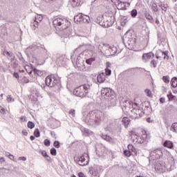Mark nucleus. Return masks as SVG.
Listing matches in <instances>:
<instances>
[{
    "mask_svg": "<svg viewBox=\"0 0 177 177\" xmlns=\"http://www.w3.org/2000/svg\"><path fill=\"white\" fill-rule=\"evenodd\" d=\"M155 170L156 172H162V165L160 162H156L155 165Z\"/></svg>",
    "mask_w": 177,
    "mask_h": 177,
    "instance_id": "nucleus-18",
    "label": "nucleus"
},
{
    "mask_svg": "<svg viewBox=\"0 0 177 177\" xmlns=\"http://www.w3.org/2000/svg\"><path fill=\"white\" fill-rule=\"evenodd\" d=\"M34 74H36L37 75H39L41 77V75H44V72L42 71L38 70L37 68L33 69Z\"/></svg>",
    "mask_w": 177,
    "mask_h": 177,
    "instance_id": "nucleus-25",
    "label": "nucleus"
},
{
    "mask_svg": "<svg viewBox=\"0 0 177 177\" xmlns=\"http://www.w3.org/2000/svg\"><path fill=\"white\" fill-rule=\"evenodd\" d=\"M160 103H165V98L160 97Z\"/></svg>",
    "mask_w": 177,
    "mask_h": 177,
    "instance_id": "nucleus-53",
    "label": "nucleus"
},
{
    "mask_svg": "<svg viewBox=\"0 0 177 177\" xmlns=\"http://www.w3.org/2000/svg\"><path fill=\"white\" fill-rule=\"evenodd\" d=\"M78 176H79V177H86V176L84 175V174L82 173V172H80V173L78 174Z\"/></svg>",
    "mask_w": 177,
    "mask_h": 177,
    "instance_id": "nucleus-51",
    "label": "nucleus"
},
{
    "mask_svg": "<svg viewBox=\"0 0 177 177\" xmlns=\"http://www.w3.org/2000/svg\"><path fill=\"white\" fill-rule=\"evenodd\" d=\"M101 93L102 95H104V96L110 97L113 95V90L110 88H104L101 90Z\"/></svg>",
    "mask_w": 177,
    "mask_h": 177,
    "instance_id": "nucleus-11",
    "label": "nucleus"
},
{
    "mask_svg": "<svg viewBox=\"0 0 177 177\" xmlns=\"http://www.w3.org/2000/svg\"><path fill=\"white\" fill-rule=\"evenodd\" d=\"M53 146L56 149H59V147H60V142L59 141H55L53 143Z\"/></svg>",
    "mask_w": 177,
    "mask_h": 177,
    "instance_id": "nucleus-39",
    "label": "nucleus"
},
{
    "mask_svg": "<svg viewBox=\"0 0 177 177\" xmlns=\"http://www.w3.org/2000/svg\"><path fill=\"white\" fill-rule=\"evenodd\" d=\"M177 0H173V2H176Z\"/></svg>",
    "mask_w": 177,
    "mask_h": 177,
    "instance_id": "nucleus-64",
    "label": "nucleus"
},
{
    "mask_svg": "<svg viewBox=\"0 0 177 177\" xmlns=\"http://www.w3.org/2000/svg\"><path fill=\"white\" fill-rule=\"evenodd\" d=\"M171 85L172 88H177V78L173 77L171 80Z\"/></svg>",
    "mask_w": 177,
    "mask_h": 177,
    "instance_id": "nucleus-23",
    "label": "nucleus"
},
{
    "mask_svg": "<svg viewBox=\"0 0 177 177\" xmlns=\"http://www.w3.org/2000/svg\"><path fill=\"white\" fill-rule=\"evenodd\" d=\"M41 20H44V17L41 15H37L35 17V20L33 22V26L35 28H38V23H39Z\"/></svg>",
    "mask_w": 177,
    "mask_h": 177,
    "instance_id": "nucleus-13",
    "label": "nucleus"
},
{
    "mask_svg": "<svg viewBox=\"0 0 177 177\" xmlns=\"http://www.w3.org/2000/svg\"><path fill=\"white\" fill-rule=\"evenodd\" d=\"M104 139L106 140V142H109L111 143H113V138L110 137L109 136H105Z\"/></svg>",
    "mask_w": 177,
    "mask_h": 177,
    "instance_id": "nucleus-36",
    "label": "nucleus"
},
{
    "mask_svg": "<svg viewBox=\"0 0 177 177\" xmlns=\"http://www.w3.org/2000/svg\"><path fill=\"white\" fill-rule=\"evenodd\" d=\"M24 69L28 73V74H31L32 73V68H31L30 66L29 65H26L24 66Z\"/></svg>",
    "mask_w": 177,
    "mask_h": 177,
    "instance_id": "nucleus-26",
    "label": "nucleus"
},
{
    "mask_svg": "<svg viewBox=\"0 0 177 177\" xmlns=\"http://www.w3.org/2000/svg\"><path fill=\"white\" fill-rule=\"evenodd\" d=\"M167 97L169 99V102H172L174 100H176V97L174 95H172V92H169V93L167 94Z\"/></svg>",
    "mask_w": 177,
    "mask_h": 177,
    "instance_id": "nucleus-22",
    "label": "nucleus"
},
{
    "mask_svg": "<svg viewBox=\"0 0 177 177\" xmlns=\"http://www.w3.org/2000/svg\"><path fill=\"white\" fill-rule=\"evenodd\" d=\"M145 92L149 97H153V93H151V91L149 88H147L145 90Z\"/></svg>",
    "mask_w": 177,
    "mask_h": 177,
    "instance_id": "nucleus-29",
    "label": "nucleus"
},
{
    "mask_svg": "<svg viewBox=\"0 0 177 177\" xmlns=\"http://www.w3.org/2000/svg\"><path fill=\"white\" fill-rule=\"evenodd\" d=\"M19 160H20L21 161H26L27 160V158L22 156V157H19Z\"/></svg>",
    "mask_w": 177,
    "mask_h": 177,
    "instance_id": "nucleus-50",
    "label": "nucleus"
},
{
    "mask_svg": "<svg viewBox=\"0 0 177 177\" xmlns=\"http://www.w3.org/2000/svg\"><path fill=\"white\" fill-rule=\"evenodd\" d=\"M124 154L125 157H131V156H133V153L131 152H130V151L129 149L124 150Z\"/></svg>",
    "mask_w": 177,
    "mask_h": 177,
    "instance_id": "nucleus-33",
    "label": "nucleus"
},
{
    "mask_svg": "<svg viewBox=\"0 0 177 177\" xmlns=\"http://www.w3.org/2000/svg\"><path fill=\"white\" fill-rule=\"evenodd\" d=\"M44 145L47 147H49V146H50V140L46 139L44 140Z\"/></svg>",
    "mask_w": 177,
    "mask_h": 177,
    "instance_id": "nucleus-42",
    "label": "nucleus"
},
{
    "mask_svg": "<svg viewBox=\"0 0 177 177\" xmlns=\"http://www.w3.org/2000/svg\"><path fill=\"white\" fill-rule=\"evenodd\" d=\"M156 59H163L165 60H168V53L167 52H162L161 50L157 51L156 54Z\"/></svg>",
    "mask_w": 177,
    "mask_h": 177,
    "instance_id": "nucleus-9",
    "label": "nucleus"
},
{
    "mask_svg": "<svg viewBox=\"0 0 177 177\" xmlns=\"http://www.w3.org/2000/svg\"><path fill=\"white\" fill-rule=\"evenodd\" d=\"M23 134H24L25 136H27V135H28V133H27V131H23Z\"/></svg>",
    "mask_w": 177,
    "mask_h": 177,
    "instance_id": "nucleus-56",
    "label": "nucleus"
},
{
    "mask_svg": "<svg viewBox=\"0 0 177 177\" xmlns=\"http://www.w3.org/2000/svg\"><path fill=\"white\" fill-rule=\"evenodd\" d=\"M102 117H103V113L100 111H96L95 112L94 122H95V124H100L102 122Z\"/></svg>",
    "mask_w": 177,
    "mask_h": 177,
    "instance_id": "nucleus-8",
    "label": "nucleus"
},
{
    "mask_svg": "<svg viewBox=\"0 0 177 177\" xmlns=\"http://www.w3.org/2000/svg\"><path fill=\"white\" fill-rule=\"evenodd\" d=\"M99 172L100 171L98 167H94L93 170L92 171L93 176H97V175H99Z\"/></svg>",
    "mask_w": 177,
    "mask_h": 177,
    "instance_id": "nucleus-27",
    "label": "nucleus"
},
{
    "mask_svg": "<svg viewBox=\"0 0 177 177\" xmlns=\"http://www.w3.org/2000/svg\"><path fill=\"white\" fill-rule=\"evenodd\" d=\"M71 177H76L75 175L73 174Z\"/></svg>",
    "mask_w": 177,
    "mask_h": 177,
    "instance_id": "nucleus-63",
    "label": "nucleus"
},
{
    "mask_svg": "<svg viewBox=\"0 0 177 177\" xmlns=\"http://www.w3.org/2000/svg\"><path fill=\"white\" fill-rule=\"evenodd\" d=\"M69 114H71L72 115V117H75V110L71 109L69 111Z\"/></svg>",
    "mask_w": 177,
    "mask_h": 177,
    "instance_id": "nucleus-45",
    "label": "nucleus"
},
{
    "mask_svg": "<svg viewBox=\"0 0 177 177\" xmlns=\"http://www.w3.org/2000/svg\"><path fill=\"white\" fill-rule=\"evenodd\" d=\"M157 63H158V61H156V59H152L150 62V65L151 67H153L154 68H156V67H157Z\"/></svg>",
    "mask_w": 177,
    "mask_h": 177,
    "instance_id": "nucleus-30",
    "label": "nucleus"
},
{
    "mask_svg": "<svg viewBox=\"0 0 177 177\" xmlns=\"http://www.w3.org/2000/svg\"><path fill=\"white\" fill-rule=\"evenodd\" d=\"M88 161H89L88 158V154H86V153H84L82 156L79 157L77 160V164L79 165H81L82 167H84L85 165H88Z\"/></svg>",
    "mask_w": 177,
    "mask_h": 177,
    "instance_id": "nucleus-5",
    "label": "nucleus"
},
{
    "mask_svg": "<svg viewBox=\"0 0 177 177\" xmlns=\"http://www.w3.org/2000/svg\"><path fill=\"white\" fill-rule=\"evenodd\" d=\"M106 20L107 21V26L110 27L114 23V15L113 12H106Z\"/></svg>",
    "mask_w": 177,
    "mask_h": 177,
    "instance_id": "nucleus-7",
    "label": "nucleus"
},
{
    "mask_svg": "<svg viewBox=\"0 0 177 177\" xmlns=\"http://www.w3.org/2000/svg\"><path fill=\"white\" fill-rule=\"evenodd\" d=\"M22 82H24V84H28V82H30V80L26 77H24L22 78Z\"/></svg>",
    "mask_w": 177,
    "mask_h": 177,
    "instance_id": "nucleus-41",
    "label": "nucleus"
},
{
    "mask_svg": "<svg viewBox=\"0 0 177 177\" xmlns=\"http://www.w3.org/2000/svg\"><path fill=\"white\" fill-rule=\"evenodd\" d=\"M41 156H43V157H44V158L48 156V153L46 152V151H41Z\"/></svg>",
    "mask_w": 177,
    "mask_h": 177,
    "instance_id": "nucleus-47",
    "label": "nucleus"
},
{
    "mask_svg": "<svg viewBox=\"0 0 177 177\" xmlns=\"http://www.w3.org/2000/svg\"><path fill=\"white\" fill-rule=\"evenodd\" d=\"M45 82L47 86L53 88V86H56V85H57L59 83V80L55 75H51L46 77Z\"/></svg>",
    "mask_w": 177,
    "mask_h": 177,
    "instance_id": "nucleus-4",
    "label": "nucleus"
},
{
    "mask_svg": "<svg viewBox=\"0 0 177 177\" xmlns=\"http://www.w3.org/2000/svg\"><path fill=\"white\" fill-rule=\"evenodd\" d=\"M97 82L100 84H102V82H104L106 81V74L104 73H101L97 75Z\"/></svg>",
    "mask_w": 177,
    "mask_h": 177,
    "instance_id": "nucleus-16",
    "label": "nucleus"
},
{
    "mask_svg": "<svg viewBox=\"0 0 177 177\" xmlns=\"http://www.w3.org/2000/svg\"><path fill=\"white\" fill-rule=\"evenodd\" d=\"M34 136L36 138H39L41 136V133L39 132V129H36L34 131Z\"/></svg>",
    "mask_w": 177,
    "mask_h": 177,
    "instance_id": "nucleus-32",
    "label": "nucleus"
},
{
    "mask_svg": "<svg viewBox=\"0 0 177 177\" xmlns=\"http://www.w3.org/2000/svg\"><path fill=\"white\" fill-rule=\"evenodd\" d=\"M95 57H91V58H89L88 59L86 60V64H92V63H93V62H95Z\"/></svg>",
    "mask_w": 177,
    "mask_h": 177,
    "instance_id": "nucleus-31",
    "label": "nucleus"
},
{
    "mask_svg": "<svg viewBox=\"0 0 177 177\" xmlns=\"http://www.w3.org/2000/svg\"><path fill=\"white\" fill-rule=\"evenodd\" d=\"M50 154L52 156H56L57 154V152L56 151V149L51 148V149H50Z\"/></svg>",
    "mask_w": 177,
    "mask_h": 177,
    "instance_id": "nucleus-40",
    "label": "nucleus"
},
{
    "mask_svg": "<svg viewBox=\"0 0 177 177\" xmlns=\"http://www.w3.org/2000/svg\"><path fill=\"white\" fill-rule=\"evenodd\" d=\"M19 73H24V70L19 69Z\"/></svg>",
    "mask_w": 177,
    "mask_h": 177,
    "instance_id": "nucleus-60",
    "label": "nucleus"
},
{
    "mask_svg": "<svg viewBox=\"0 0 177 177\" xmlns=\"http://www.w3.org/2000/svg\"><path fill=\"white\" fill-rule=\"evenodd\" d=\"M0 113H1L2 114H5L6 113L5 108L2 106H0Z\"/></svg>",
    "mask_w": 177,
    "mask_h": 177,
    "instance_id": "nucleus-48",
    "label": "nucleus"
},
{
    "mask_svg": "<svg viewBox=\"0 0 177 177\" xmlns=\"http://www.w3.org/2000/svg\"><path fill=\"white\" fill-rule=\"evenodd\" d=\"M105 74L106 75H111V70L109 68H105Z\"/></svg>",
    "mask_w": 177,
    "mask_h": 177,
    "instance_id": "nucleus-44",
    "label": "nucleus"
},
{
    "mask_svg": "<svg viewBox=\"0 0 177 177\" xmlns=\"http://www.w3.org/2000/svg\"><path fill=\"white\" fill-rule=\"evenodd\" d=\"M131 15L132 17H136V16H138V10H136V9H133L131 12Z\"/></svg>",
    "mask_w": 177,
    "mask_h": 177,
    "instance_id": "nucleus-38",
    "label": "nucleus"
},
{
    "mask_svg": "<svg viewBox=\"0 0 177 177\" xmlns=\"http://www.w3.org/2000/svg\"><path fill=\"white\" fill-rule=\"evenodd\" d=\"M163 147H167V149H174V142L171 140H166L163 143Z\"/></svg>",
    "mask_w": 177,
    "mask_h": 177,
    "instance_id": "nucleus-17",
    "label": "nucleus"
},
{
    "mask_svg": "<svg viewBox=\"0 0 177 177\" xmlns=\"http://www.w3.org/2000/svg\"><path fill=\"white\" fill-rule=\"evenodd\" d=\"M129 134L133 140V143L142 144L147 139V131L143 128H138L136 132L130 131Z\"/></svg>",
    "mask_w": 177,
    "mask_h": 177,
    "instance_id": "nucleus-1",
    "label": "nucleus"
},
{
    "mask_svg": "<svg viewBox=\"0 0 177 177\" xmlns=\"http://www.w3.org/2000/svg\"><path fill=\"white\" fill-rule=\"evenodd\" d=\"M122 122L125 128H128V125L131 124V120L129 118L124 117L122 118Z\"/></svg>",
    "mask_w": 177,
    "mask_h": 177,
    "instance_id": "nucleus-19",
    "label": "nucleus"
},
{
    "mask_svg": "<svg viewBox=\"0 0 177 177\" xmlns=\"http://www.w3.org/2000/svg\"><path fill=\"white\" fill-rule=\"evenodd\" d=\"M127 148H128V150L130 151V153L133 154V156H138V151L132 144L128 145Z\"/></svg>",
    "mask_w": 177,
    "mask_h": 177,
    "instance_id": "nucleus-15",
    "label": "nucleus"
},
{
    "mask_svg": "<svg viewBox=\"0 0 177 177\" xmlns=\"http://www.w3.org/2000/svg\"><path fill=\"white\" fill-rule=\"evenodd\" d=\"M73 6H81L82 5V0H72Z\"/></svg>",
    "mask_w": 177,
    "mask_h": 177,
    "instance_id": "nucleus-21",
    "label": "nucleus"
},
{
    "mask_svg": "<svg viewBox=\"0 0 177 177\" xmlns=\"http://www.w3.org/2000/svg\"><path fill=\"white\" fill-rule=\"evenodd\" d=\"M19 119L21 121H26V116H21Z\"/></svg>",
    "mask_w": 177,
    "mask_h": 177,
    "instance_id": "nucleus-54",
    "label": "nucleus"
},
{
    "mask_svg": "<svg viewBox=\"0 0 177 177\" xmlns=\"http://www.w3.org/2000/svg\"><path fill=\"white\" fill-rule=\"evenodd\" d=\"M91 92V84H84L76 87L73 90V95L78 97H86Z\"/></svg>",
    "mask_w": 177,
    "mask_h": 177,
    "instance_id": "nucleus-2",
    "label": "nucleus"
},
{
    "mask_svg": "<svg viewBox=\"0 0 177 177\" xmlns=\"http://www.w3.org/2000/svg\"><path fill=\"white\" fill-rule=\"evenodd\" d=\"M162 81L165 82V84H169V76H163Z\"/></svg>",
    "mask_w": 177,
    "mask_h": 177,
    "instance_id": "nucleus-35",
    "label": "nucleus"
},
{
    "mask_svg": "<svg viewBox=\"0 0 177 177\" xmlns=\"http://www.w3.org/2000/svg\"><path fill=\"white\" fill-rule=\"evenodd\" d=\"M35 139V137L34 136H30V140H34Z\"/></svg>",
    "mask_w": 177,
    "mask_h": 177,
    "instance_id": "nucleus-58",
    "label": "nucleus"
},
{
    "mask_svg": "<svg viewBox=\"0 0 177 177\" xmlns=\"http://www.w3.org/2000/svg\"><path fill=\"white\" fill-rule=\"evenodd\" d=\"M151 154L155 158L158 160L162 157V151L160 149H156L151 152Z\"/></svg>",
    "mask_w": 177,
    "mask_h": 177,
    "instance_id": "nucleus-12",
    "label": "nucleus"
},
{
    "mask_svg": "<svg viewBox=\"0 0 177 177\" xmlns=\"http://www.w3.org/2000/svg\"><path fill=\"white\" fill-rule=\"evenodd\" d=\"M140 109L138 108L133 109V110H131V114L130 117H131V118H133L134 120H136V118H139V117H140Z\"/></svg>",
    "mask_w": 177,
    "mask_h": 177,
    "instance_id": "nucleus-10",
    "label": "nucleus"
},
{
    "mask_svg": "<svg viewBox=\"0 0 177 177\" xmlns=\"http://www.w3.org/2000/svg\"><path fill=\"white\" fill-rule=\"evenodd\" d=\"M106 65H107V67H110V63L107 62Z\"/></svg>",
    "mask_w": 177,
    "mask_h": 177,
    "instance_id": "nucleus-62",
    "label": "nucleus"
},
{
    "mask_svg": "<svg viewBox=\"0 0 177 177\" xmlns=\"http://www.w3.org/2000/svg\"><path fill=\"white\" fill-rule=\"evenodd\" d=\"M6 55H7V56H10V53H9V51H6Z\"/></svg>",
    "mask_w": 177,
    "mask_h": 177,
    "instance_id": "nucleus-57",
    "label": "nucleus"
},
{
    "mask_svg": "<svg viewBox=\"0 0 177 177\" xmlns=\"http://www.w3.org/2000/svg\"><path fill=\"white\" fill-rule=\"evenodd\" d=\"M153 57H154V53L151 52L145 53L142 55V59H144L145 62H148V60H151V59H153Z\"/></svg>",
    "mask_w": 177,
    "mask_h": 177,
    "instance_id": "nucleus-14",
    "label": "nucleus"
},
{
    "mask_svg": "<svg viewBox=\"0 0 177 177\" xmlns=\"http://www.w3.org/2000/svg\"><path fill=\"white\" fill-rule=\"evenodd\" d=\"M145 17L146 19H147V20H153V17H151V15H150L149 14H146Z\"/></svg>",
    "mask_w": 177,
    "mask_h": 177,
    "instance_id": "nucleus-46",
    "label": "nucleus"
},
{
    "mask_svg": "<svg viewBox=\"0 0 177 177\" xmlns=\"http://www.w3.org/2000/svg\"><path fill=\"white\" fill-rule=\"evenodd\" d=\"M13 77H15V78H17V80H19L20 78V76L19 75V73H14Z\"/></svg>",
    "mask_w": 177,
    "mask_h": 177,
    "instance_id": "nucleus-49",
    "label": "nucleus"
},
{
    "mask_svg": "<svg viewBox=\"0 0 177 177\" xmlns=\"http://www.w3.org/2000/svg\"><path fill=\"white\" fill-rule=\"evenodd\" d=\"M95 151L99 156L107 154V148L104 145L100 144L97 146Z\"/></svg>",
    "mask_w": 177,
    "mask_h": 177,
    "instance_id": "nucleus-6",
    "label": "nucleus"
},
{
    "mask_svg": "<svg viewBox=\"0 0 177 177\" xmlns=\"http://www.w3.org/2000/svg\"><path fill=\"white\" fill-rule=\"evenodd\" d=\"M153 10H154V12H157V8L153 7Z\"/></svg>",
    "mask_w": 177,
    "mask_h": 177,
    "instance_id": "nucleus-61",
    "label": "nucleus"
},
{
    "mask_svg": "<svg viewBox=\"0 0 177 177\" xmlns=\"http://www.w3.org/2000/svg\"><path fill=\"white\" fill-rule=\"evenodd\" d=\"M121 82L123 84V85H129V79L123 77L121 80Z\"/></svg>",
    "mask_w": 177,
    "mask_h": 177,
    "instance_id": "nucleus-28",
    "label": "nucleus"
},
{
    "mask_svg": "<svg viewBox=\"0 0 177 177\" xmlns=\"http://www.w3.org/2000/svg\"><path fill=\"white\" fill-rule=\"evenodd\" d=\"M54 27L59 30H67L70 27V21L66 19L57 18L53 21Z\"/></svg>",
    "mask_w": 177,
    "mask_h": 177,
    "instance_id": "nucleus-3",
    "label": "nucleus"
},
{
    "mask_svg": "<svg viewBox=\"0 0 177 177\" xmlns=\"http://www.w3.org/2000/svg\"><path fill=\"white\" fill-rule=\"evenodd\" d=\"M10 160H13L15 158V156L13 155H10Z\"/></svg>",
    "mask_w": 177,
    "mask_h": 177,
    "instance_id": "nucleus-59",
    "label": "nucleus"
},
{
    "mask_svg": "<svg viewBox=\"0 0 177 177\" xmlns=\"http://www.w3.org/2000/svg\"><path fill=\"white\" fill-rule=\"evenodd\" d=\"M82 23H90L91 22V17L88 15H83V20L82 21Z\"/></svg>",
    "mask_w": 177,
    "mask_h": 177,
    "instance_id": "nucleus-24",
    "label": "nucleus"
},
{
    "mask_svg": "<svg viewBox=\"0 0 177 177\" xmlns=\"http://www.w3.org/2000/svg\"><path fill=\"white\" fill-rule=\"evenodd\" d=\"M44 158H46V160L47 161H50L52 159L50 158V156H49V155H47Z\"/></svg>",
    "mask_w": 177,
    "mask_h": 177,
    "instance_id": "nucleus-52",
    "label": "nucleus"
},
{
    "mask_svg": "<svg viewBox=\"0 0 177 177\" xmlns=\"http://www.w3.org/2000/svg\"><path fill=\"white\" fill-rule=\"evenodd\" d=\"M7 100H8V102H15V99H13V98L12 97V95H8V97H7Z\"/></svg>",
    "mask_w": 177,
    "mask_h": 177,
    "instance_id": "nucleus-43",
    "label": "nucleus"
},
{
    "mask_svg": "<svg viewBox=\"0 0 177 177\" xmlns=\"http://www.w3.org/2000/svg\"><path fill=\"white\" fill-rule=\"evenodd\" d=\"M34 127H35V124H34V122L29 121L28 122V128H30V129H32V128H34Z\"/></svg>",
    "mask_w": 177,
    "mask_h": 177,
    "instance_id": "nucleus-37",
    "label": "nucleus"
},
{
    "mask_svg": "<svg viewBox=\"0 0 177 177\" xmlns=\"http://www.w3.org/2000/svg\"><path fill=\"white\" fill-rule=\"evenodd\" d=\"M171 131L177 133V122H175L171 125Z\"/></svg>",
    "mask_w": 177,
    "mask_h": 177,
    "instance_id": "nucleus-34",
    "label": "nucleus"
},
{
    "mask_svg": "<svg viewBox=\"0 0 177 177\" xmlns=\"http://www.w3.org/2000/svg\"><path fill=\"white\" fill-rule=\"evenodd\" d=\"M83 19H84V15L81 13L76 15L74 18L75 21H79L80 23H82Z\"/></svg>",
    "mask_w": 177,
    "mask_h": 177,
    "instance_id": "nucleus-20",
    "label": "nucleus"
},
{
    "mask_svg": "<svg viewBox=\"0 0 177 177\" xmlns=\"http://www.w3.org/2000/svg\"><path fill=\"white\" fill-rule=\"evenodd\" d=\"M156 24H157V26H158V24H160V21H158V19H156Z\"/></svg>",
    "mask_w": 177,
    "mask_h": 177,
    "instance_id": "nucleus-55",
    "label": "nucleus"
}]
</instances>
